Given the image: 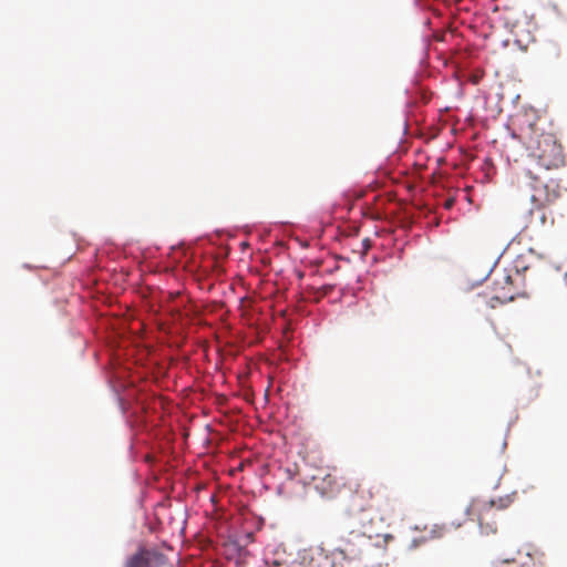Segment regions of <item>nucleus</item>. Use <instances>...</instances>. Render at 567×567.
<instances>
[{
    "mask_svg": "<svg viewBox=\"0 0 567 567\" xmlns=\"http://www.w3.org/2000/svg\"><path fill=\"white\" fill-rule=\"evenodd\" d=\"M535 124L526 128L520 127L519 132H513V137L522 142L529 151V156L539 167L545 169H557L565 164V156L561 145L551 134H540L535 137Z\"/></svg>",
    "mask_w": 567,
    "mask_h": 567,
    "instance_id": "obj_1",
    "label": "nucleus"
},
{
    "mask_svg": "<svg viewBox=\"0 0 567 567\" xmlns=\"http://www.w3.org/2000/svg\"><path fill=\"white\" fill-rule=\"evenodd\" d=\"M365 494H369L370 497L373 496L371 489L358 484L347 502V508L350 512H363L373 508L380 515V519L388 523L404 515L401 502L385 489L377 488L373 502L368 499Z\"/></svg>",
    "mask_w": 567,
    "mask_h": 567,
    "instance_id": "obj_2",
    "label": "nucleus"
},
{
    "mask_svg": "<svg viewBox=\"0 0 567 567\" xmlns=\"http://www.w3.org/2000/svg\"><path fill=\"white\" fill-rule=\"evenodd\" d=\"M527 176L530 179L533 190L530 195L533 205L550 206L560 197L561 187L558 181L548 179L547 182H543L532 169L527 171Z\"/></svg>",
    "mask_w": 567,
    "mask_h": 567,
    "instance_id": "obj_3",
    "label": "nucleus"
},
{
    "mask_svg": "<svg viewBox=\"0 0 567 567\" xmlns=\"http://www.w3.org/2000/svg\"><path fill=\"white\" fill-rule=\"evenodd\" d=\"M492 284V295L489 297L491 308H495L497 303L513 301L518 293L513 284L512 276L506 272L495 274Z\"/></svg>",
    "mask_w": 567,
    "mask_h": 567,
    "instance_id": "obj_4",
    "label": "nucleus"
},
{
    "mask_svg": "<svg viewBox=\"0 0 567 567\" xmlns=\"http://www.w3.org/2000/svg\"><path fill=\"white\" fill-rule=\"evenodd\" d=\"M512 503V498L506 496L505 498H499L498 502L489 501L477 504L474 509L478 513V523L481 529L485 534L496 533L497 525L495 520L491 522V518L494 517L495 508L504 509Z\"/></svg>",
    "mask_w": 567,
    "mask_h": 567,
    "instance_id": "obj_5",
    "label": "nucleus"
},
{
    "mask_svg": "<svg viewBox=\"0 0 567 567\" xmlns=\"http://www.w3.org/2000/svg\"><path fill=\"white\" fill-rule=\"evenodd\" d=\"M316 491L323 497L332 498L339 494L341 487L346 486L343 477L336 471H320L312 477Z\"/></svg>",
    "mask_w": 567,
    "mask_h": 567,
    "instance_id": "obj_6",
    "label": "nucleus"
},
{
    "mask_svg": "<svg viewBox=\"0 0 567 567\" xmlns=\"http://www.w3.org/2000/svg\"><path fill=\"white\" fill-rule=\"evenodd\" d=\"M165 565L166 557L163 554L142 548L126 559L124 567H163Z\"/></svg>",
    "mask_w": 567,
    "mask_h": 567,
    "instance_id": "obj_7",
    "label": "nucleus"
},
{
    "mask_svg": "<svg viewBox=\"0 0 567 567\" xmlns=\"http://www.w3.org/2000/svg\"><path fill=\"white\" fill-rule=\"evenodd\" d=\"M369 536H367L364 533L351 532L349 534V538L344 539V546L341 551L352 557H357L360 556L364 548L369 547Z\"/></svg>",
    "mask_w": 567,
    "mask_h": 567,
    "instance_id": "obj_8",
    "label": "nucleus"
},
{
    "mask_svg": "<svg viewBox=\"0 0 567 567\" xmlns=\"http://www.w3.org/2000/svg\"><path fill=\"white\" fill-rule=\"evenodd\" d=\"M451 530V527L446 524H434L430 528L424 527L425 536L429 540L439 539L445 536Z\"/></svg>",
    "mask_w": 567,
    "mask_h": 567,
    "instance_id": "obj_9",
    "label": "nucleus"
},
{
    "mask_svg": "<svg viewBox=\"0 0 567 567\" xmlns=\"http://www.w3.org/2000/svg\"><path fill=\"white\" fill-rule=\"evenodd\" d=\"M546 207L547 206L534 205V208L529 210L532 225L545 226L547 224Z\"/></svg>",
    "mask_w": 567,
    "mask_h": 567,
    "instance_id": "obj_10",
    "label": "nucleus"
},
{
    "mask_svg": "<svg viewBox=\"0 0 567 567\" xmlns=\"http://www.w3.org/2000/svg\"><path fill=\"white\" fill-rule=\"evenodd\" d=\"M426 542H429V538L425 535H422L420 537L413 538L409 547L411 549H415L419 546L425 544Z\"/></svg>",
    "mask_w": 567,
    "mask_h": 567,
    "instance_id": "obj_11",
    "label": "nucleus"
},
{
    "mask_svg": "<svg viewBox=\"0 0 567 567\" xmlns=\"http://www.w3.org/2000/svg\"><path fill=\"white\" fill-rule=\"evenodd\" d=\"M269 567H293V566L288 565V564H282V563L275 560L271 565H269Z\"/></svg>",
    "mask_w": 567,
    "mask_h": 567,
    "instance_id": "obj_12",
    "label": "nucleus"
},
{
    "mask_svg": "<svg viewBox=\"0 0 567 567\" xmlns=\"http://www.w3.org/2000/svg\"><path fill=\"white\" fill-rule=\"evenodd\" d=\"M451 206H452V202H447L446 207H451Z\"/></svg>",
    "mask_w": 567,
    "mask_h": 567,
    "instance_id": "obj_13",
    "label": "nucleus"
}]
</instances>
